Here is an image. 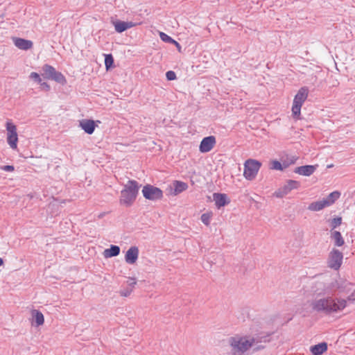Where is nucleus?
<instances>
[{"label": "nucleus", "instance_id": "nucleus-2", "mask_svg": "<svg viewBox=\"0 0 355 355\" xmlns=\"http://www.w3.org/2000/svg\"><path fill=\"white\" fill-rule=\"evenodd\" d=\"M272 334L268 333L266 335H262V334H257L256 336L252 337L250 340H246L244 337H230L229 343L232 348V354H243L247 352L254 344L270 342V336Z\"/></svg>", "mask_w": 355, "mask_h": 355}, {"label": "nucleus", "instance_id": "nucleus-20", "mask_svg": "<svg viewBox=\"0 0 355 355\" xmlns=\"http://www.w3.org/2000/svg\"><path fill=\"white\" fill-rule=\"evenodd\" d=\"M120 248L116 245H111L109 248H107L103 252V255L105 258H111L116 257L120 254Z\"/></svg>", "mask_w": 355, "mask_h": 355}, {"label": "nucleus", "instance_id": "nucleus-37", "mask_svg": "<svg viewBox=\"0 0 355 355\" xmlns=\"http://www.w3.org/2000/svg\"><path fill=\"white\" fill-rule=\"evenodd\" d=\"M41 88L46 92H49L51 89L50 85L43 80L39 84Z\"/></svg>", "mask_w": 355, "mask_h": 355}, {"label": "nucleus", "instance_id": "nucleus-35", "mask_svg": "<svg viewBox=\"0 0 355 355\" xmlns=\"http://www.w3.org/2000/svg\"><path fill=\"white\" fill-rule=\"evenodd\" d=\"M0 168L3 171H8V172H12L15 171V167L12 165L1 166Z\"/></svg>", "mask_w": 355, "mask_h": 355}, {"label": "nucleus", "instance_id": "nucleus-13", "mask_svg": "<svg viewBox=\"0 0 355 355\" xmlns=\"http://www.w3.org/2000/svg\"><path fill=\"white\" fill-rule=\"evenodd\" d=\"M214 200L215 201L216 207L218 209L227 205L230 202L227 194L222 193H214L213 194Z\"/></svg>", "mask_w": 355, "mask_h": 355}, {"label": "nucleus", "instance_id": "nucleus-42", "mask_svg": "<svg viewBox=\"0 0 355 355\" xmlns=\"http://www.w3.org/2000/svg\"><path fill=\"white\" fill-rule=\"evenodd\" d=\"M283 165V167H284V169L287 168L289 165H290V163L288 162H284L283 164H282Z\"/></svg>", "mask_w": 355, "mask_h": 355}, {"label": "nucleus", "instance_id": "nucleus-18", "mask_svg": "<svg viewBox=\"0 0 355 355\" xmlns=\"http://www.w3.org/2000/svg\"><path fill=\"white\" fill-rule=\"evenodd\" d=\"M327 349L328 345L325 342L320 343L310 347V351L313 355H322Z\"/></svg>", "mask_w": 355, "mask_h": 355}, {"label": "nucleus", "instance_id": "nucleus-1", "mask_svg": "<svg viewBox=\"0 0 355 355\" xmlns=\"http://www.w3.org/2000/svg\"><path fill=\"white\" fill-rule=\"evenodd\" d=\"M310 306L312 310L317 313L330 315L332 313H336L344 309L347 306V301L344 299H334L329 296L313 300L310 303Z\"/></svg>", "mask_w": 355, "mask_h": 355}, {"label": "nucleus", "instance_id": "nucleus-7", "mask_svg": "<svg viewBox=\"0 0 355 355\" xmlns=\"http://www.w3.org/2000/svg\"><path fill=\"white\" fill-rule=\"evenodd\" d=\"M141 192L145 199L151 201L162 200L164 196L163 191L161 189L150 184L144 185Z\"/></svg>", "mask_w": 355, "mask_h": 355}, {"label": "nucleus", "instance_id": "nucleus-41", "mask_svg": "<svg viewBox=\"0 0 355 355\" xmlns=\"http://www.w3.org/2000/svg\"><path fill=\"white\" fill-rule=\"evenodd\" d=\"M259 343L257 344H255L256 345V347L254 348V351H259L261 349H264L265 346L264 345H258Z\"/></svg>", "mask_w": 355, "mask_h": 355}, {"label": "nucleus", "instance_id": "nucleus-11", "mask_svg": "<svg viewBox=\"0 0 355 355\" xmlns=\"http://www.w3.org/2000/svg\"><path fill=\"white\" fill-rule=\"evenodd\" d=\"M112 23L114 26L115 31L119 33H121L128 28L135 26V24L132 21H124L121 20H112Z\"/></svg>", "mask_w": 355, "mask_h": 355}, {"label": "nucleus", "instance_id": "nucleus-29", "mask_svg": "<svg viewBox=\"0 0 355 355\" xmlns=\"http://www.w3.org/2000/svg\"><path fill=\"white\" fill-rule=\"evenodd\" d=\"M286 184L289 187L291 191L293 189H297L300 187V182L293 180H287Z\"/></svg>", "mask_w": 355, "mask_h": 355}, {"label": "nucleus", "instance_id": "nucleus-26", "mask_svg": "<svg viewBox=\"0 0 355 355\" xmlns=\"http://www.w3.org/2000/svg\"><path fill=\"white\" fill-rule=\"evenodd\" d=\"M352 286V284L346 281V280H341L340 282V286H338V289L340 292H346L348 293L351 291L350 286Z\"/></svg>", "mask_w": 355, "mask_h": 355}, {"label": "nucleus", "instance_id": "nucleus-15", "mask_svg": "<svg viewBox=\"0 0 355 355\" xmlns=\"http://www.w3.org/2000/svg\"><path fill=\"white\" fill-rule=\"evenodd\" d=\"M80 127L88 135H92L96 127L95 121L92 119H83L80 121Z\"/></svg>", "mask_w": 355, "mask_h": 355}, {"label": "nucleus", "instance_id": "nucleus-14", "mask_svg": "<svg viewBox=\"0 0 355 355\" xmlns=\"http://www.w3.org/2000/svg\"><path fill=\"white\" fill-rule=\"evenodd\" d=\"M318 165H304L296 167L294 172L301 175L310 176L317 169Z\"/></svg>", "mask_w": 355, "mask_h": 355}, {"label": "nucleus", "instance_id": "nucleus-34", "mask_svg": "<svg viewBox=\"0 0 355 355\" xmlns=\"http://www.w3.org/2000/svg\"><path fill=\"white\" fill-rule=\"evenodd\" d=\"M338 286H340V282L334 280L329 284L327 288L329 290H336L338 289Z\"/></svg>", "mask_w": 355, "mask_h": 355}, {"label": "nucleus", "instance_id": "nucleus-5", "mask_svg": "<svg viewBox=\"0 0 355 355\" xmlns=\"http://www.w3.org/2000/svg\"><path fill=\"white\" fill-rule=\"evenodd\" d=\"M42 69V76L44 79L54 80L62 85L67 84V82L64 76L61 72L56 71L53 66L45 64Z\"/></svg>", "mask_w": 355, "mask_h": 355}, {"label": "nucleus", "instance_id": "nucleus-25", "mask_svg": "<svg viewBox=\"0 0 355 355\" xmlns=\"http://www.w3.org/2000/svg\"><path fill=\"white\" fill-rule=\"evenodd\" d=\"M105 66L107 71L111 70L115 67L114 60L111 53L105 54Z\"/></svg>", "mask_w": 355, "mask_h": 355}, {"label": "nucleus", "instance_id": "nucleus-23", "mask_svg": "<svg viewBox=\"0 0 355 355\" xmlns=\"http://www.w3.org/2000/svg\"><path fill=\"white\" fill-rule=\"evenodd\" d=\"M341 193L338 191H335L330 193L323 200L326 202L327 206L329 207L333 205L340 196Z\"/></svg>", "mask_w": 355, "mask_h": 355}, {"label": "nucleus", "instance_id": "nucleus-27", "mask_svg": "<svg viewBox=\"0 0 355 355\" xmlns=\"http://www.w3.org/2000/svg\"><path fill=\"white\" fill-rule=\"evenodd\" d=\"M212 216V212L204 213L201 215L200 219L206 226H209L210 225V220Z\"/></svg>", "mask_w": 355, "mask_h": 355}, {"label": "nucleus", "instance_id": "nucleus-10", "mask_svg": "<svg viewBox=\"0 0 355 355\" xmlns=\"http://www.w3.org/2000/svg\"><path fill=\"white\" fill-rule=\"evenodd\" d=\"M216 144L214 136L205 137L201 141L199 150L201 153H208L211 150Z\"/></svg>", "mask_w": 355, "mask_h": 355}, {"label": "nucleus", "instance_id": "nucleus-31", "mask_svg": "<svg viewBox=\"0 0 355 355\" xmlns=\"http://www.w3.org/2000/svg\"><path fill=\"white\" fill-rule=\"evenodd\" d=\"M270 168L273 169V170H277V171H283L284 170V167H283V165L282 164V163L278 161V160H272L271 162V166H270Z\"/></svg>", "mask_w": 355, "mask_h": 355}, {"label": "nucleus", "instance_id": "nucleus-38", "mask_svg": "<svg viewBox=\"0 0 355 355\" xmlns=\"http://www.w3.org/2000/svg\"><path fill=\"white\" fill-rule=\"evenodd\" d=\"M346 301H349V302H351L352 303H354L355 302V289L354 290V291L351 293V295H349L347 300H345Z\"/></svg>", "mask_w": 355, "mask_h": 355}, {"label": "nucleus", "instance_id": "nucleus-19", "mask_svg": "<svg viewBox=\"0 0 355 355\" xmlns=\"http://www.w3.org/2000/svg\"><path fill=\"white\" fill-rule=\"evenodd\" d=\"M173 191L171 192V194L173 196H177L180 193L186 191L189 186L187 183L180 181V180H174L173 182Z\"/></svg>", "mask_w": 355, "mask_h": 355}, {"label": "nucleus", "instance_id": "nucleus-21", "mask_svg": "<svg viewBox=\"0 0 355 355\" xmlns=\"http://www.w3.org/2000/svg\"><path fill=\"white\" fill-rule=\"evenodd\" d=\"M331 239L334 241V245L341 247L345 244L344 239L339 231H331Z\"/></svg>", "mask_w": 355, "mask_h": 355}, {"label": "nucleus", "instance_id": "nucleus-17", "mask_svg": "<svg viewBox=\"0 0 355 355\" xmlns=\"http://www.w3.org/2000/svg\"><path fill=\"white\" fill-rule=\"evenodd\" d=\"M32 316V325L35 327H40L44 322V317L42 313L37 309H33L31 311Z\"/></svg>", "mask_w": 355, "mask_h": 355}, {"label": "nucleus", "instance_id": "nucleus-3", "mask_svg": "<svg viewBox=\"0 0 355 355\" xmlns=\"http://www.w3.org/2000/svg\"><path fill=\"white\" fill-rule=\"evenodd\" d=\"M141 187V185L137 181L129 180L121 191L120 205L126 207L132 206L137 199Z\"/></svg>", "mask_w": 355, "mask_h": 355}, {"label": "nucleus", "instance_id": "nucleus-44", "mask_svg": "<svg viewBox=\"0 0 355 355\" xmlns=\"http://www.w3.org/2000/svg\"><path fill=\"white\" fill-rule=\"evenodd\" d=\"M333 167V164H329V165H327V168H331Z\"/></svg>", "mask_w": 355, "mask_h": 355}, {"label": "nucleus", "instance_id": "nucleus-8", "mask_svg": "<svg viewBox=\"0 0 355 355\" xmlns=\"http://www.w3.org/2000/svg\"><path fill=\"white\" fill-rule=\"evenodd\" d=\"M343 259V254L339 250L333 248L327 259V266L335 270L340 269Z\"/></svg>", "mask_w": 355, "mask_h": 355}, {"label": "nucleus", "instance_id": "nucleus-4", "mask_svg": "<svg viewBox=\"0 0 355 355\" xmlns=\"http://www.w3.org/2000/svg\"><path fill=\"white\" fill-rule=\"evenodd\" d=\"M309 94V89L304 86L301 87L295 94L292 106V116L295 119H300V110L303 103L306 101Z\"/></svg>", "mask_w": 355, "mask_h": 355}, {"label": "nucleus", "instance_id": "nucleus-36", "mask_svg": "<svg viewBox=\"0 0 355 355\" xmlns=\"http://www.w3.org/2000/svg\"><path fill=\"white\" fill-rule=\"evenodd\" d=\"M132 288H127L125 289L120 291L119 293L121 296L128 297L130 295V293H132Z\"/></svg>", "mask_w": 355, "mask_h": 355}, {"label": "nucleus", "instance_id": "nucleus-45", "mask_svg": "<svg viewBox=\"0 0 355 355\" xmlns=\"http://www.w3.org/2000/svg\"><path fill=\"white\" fill-rule=\"evenodd\" d=\"M295 159H291V162H290V164H294V163H295Z\"/></svg>", "mask_w": 355, "mask_h": 355}, {"label": "nucleus", "instance_id": "nucleus-12", "mask_svg": "<svg viewBox=\"0 0 355 355\" xmlns=\"http://www.w3.org/2000/svg\"><path fill=\"white\" fill-rule=\"evenodd\" d=\"M139 257V249L137 246L130 247L125 254V262L129 264L136 263Z\"/></svg>", "mask_w": 355, "mask_h": 355}, {"label": "nucleus", "instance_id": "nucleus-9", "mask_svg": "<svg viewBox=\"0 0 355 355\" xmlns=\"http://www.w3.org/2000/svg\"><path fill=\"white\" fill-rule=\"evenodd\" d=\"M7 130V142L12 149H16L18 142V135L17 132V126L10 121L6 123Z\"/></svg>", "mask_w": 355, "mask_h": 355}, {"label": "nucleus", "instance_id": "nucleus-32", "mask_svg": "<svg viewBox=\"0 0 355 355\" xmlns=\"http://www.w3.org/2000/svg\"><path fill=\"white\" fill-rule=\"evenodd\" d=\"M30 78L33 79L35 82H36L37 84H40L42 81V79L40 77V74L37 72L31 73Z\"/></svg>", "mask_w": 355, "mask_h": 355}, {"label": "nucleus", "instance_id": "nucleus-30", "mask_svg": "<svg viewBox=\"0 0 355 355\" xmlns=\"http://www.w3.org/2000/svg\"><path fill=\"white\" fill-rule=\"evenodd\" d=\"M341 223H342V218L340 216H337L336 218H334L330 221V227H331L332 230H334L338 226L340 225Z\"/></svg>", "mask_w": 355, "mask_h": 355}, {"label": "nucleus", "instance_id": "nucleus-6", "mask_svg": "<svg viewBox=\"0 0 355 355\" xmlns=\"http://www.w3.org/2000/svg\"><path fill=\"white\" fill-rule=\"evenodd\" d=\"M261 166V163L256 159H248L244 163L243 176L248 180L255 179L259 170Z\"/></svg>", "mask_w": 355, "mask_h": 355}, {"label": "nucleus", "instance_id": "nucleus-24", "mask_svg": "<svg viewBox=\"0 0 355 355\" xmlns=\"http://www.w3.org/2000/svg\"><path fill=\"white\" fill-rule=\"evenodd\" d=\"M291 191L290 190L289 187L286 184L283 187H281L277 191H275V193H273V196L278 198H282L288 193H289Z\"/></svg>", "mask_w": 355, "mask_h": 355}, {"label": "nucleus", "instance_id": "nucleus-28", "mask_svg": "<svg viewBox=\"0 0 355 355\" xmlns=\"http://www.w3.org/2000/svg\"><path fill=\"white\" fill-rule=\"evenodd\" d=\"M159 37L160 39L166 42V43H169V44H173L174 43V39H173L171 37H170L169 35H168L166 33H164V32H159Z\"/></svg>", "mask_w": 355, "mask_h": 355}, {"label": "nucleus", "instance_id": "nucleus-39", "mask_svg": "<svg viewBox=\"0 0 355 355\" xmlns=\"http://www.w3.org/2000/svg\"><path fill=\"white\" fill-rule=\"evenodd\" d=\"M128 284L130 286L134 287L135 285L137 284L136 279L133 277H130L128 281Z\"/></svg>", "mask_w": 355, "mask_h": 355}, {"label": "nucleus", "instance_id": "nucleus-16", "mask_svg": "<svg viewBox=\"0 0 355 355\" xmlns=\"http://www.w3.org/2000/svg\"><path fill=\"white\" fill-rule=\"evenodd\" d=\"M13 42L18 49L25 51L31 49L33 45L31 40L20 37H13Z\"/></svg>", "mask_w": 355, "mask_h": 355}, {"label": "nucleus", "instance_id": "nucleus-40", "mask_svg": "<svg viewBox=\"0 0 355 355\" xmlns=\"http://www.w3.org/2000/svg\"><path fill=\"white\" fill-rule=\"evenodd\" d=\"M172 44L175 46L179 52H181L182 46L179 42H178L176 40H174V43H173Z\"/></svg>", "mask_w": 355, "mask_h": 355}, {"label": "nucleus", "instance_id": "nucleus-22", "mask_svg": "<svg viewBox=\"0 0 355 355\" xmlns=\"http://www.w3.org/2000/svg\"><path fill=\"white\" fill-rule=\"evenodd\" d=\"M327 204L324 200L313 202L309 204L308 209L312 211H318L327 207Z\"/></svg>", "mask_w": 355, "mask_h": 355}, {"label": "nucleus", "instance_id": "nucleus-43", "mask_svg": "<svg viewBox=\"0 0 355 355\" xmlns=\"http://www.w3.org/2000/svg\"><path fill=\"white\" fill-rule=\"evenodd\" d=\"M3 265V259L2 258H0V266Z\"/></svg>", "mask_w": 355, "mask_h": 355}, {"label": "nucleus", "instance_id": "nucleus-33", "mask_svg": "<svg viewBox=\"0 0 355 355\" xmlns=\"http://www.w3.org/2000/svg\"><path fill=\"white\" fill-rule=\"evenodd\" d=\"M166 78L167 80H174L177 78L176 73L173 71H168L166 73Z\"/></svg>", "mask_w": 355, "mask_h": 355}]
</instances>
